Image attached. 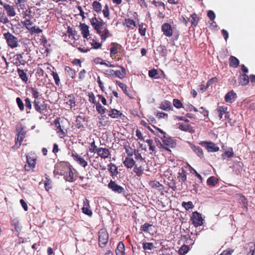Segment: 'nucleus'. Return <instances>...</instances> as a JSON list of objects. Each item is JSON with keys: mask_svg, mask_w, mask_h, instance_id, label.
Segmentation results:
<instances>
[{"mask_svg": "<svg viewBox=\"0 0 255 255\" xmlns=\"http://www.w3.org/2000/svg\"><path fill=\"white\" fill-rule=\"evenodd\" d=\"M26 159L27 165H25V170L26 171H29L30 169L34 168L36 160L35 156L32 154H28L26 156Z\"/></svg>", "mask_w": 255, "mask_h": 255, "instance_id": "5", "label": "nucleus"}, {"mask_svg": "<svg viewBox=\"0 0 255 255\" xmlns=\"http://www.w3.org/2000/svg\"><path fill=\"white\" fill-rule=\"evenodd\" d=\"M11 225L14 228V231L18 236L22 229V226L18 218H15L11 220Z\"/></svg>", "mask_w": 255, "mask_h": 255, "instance_id": "8", "label": "nucleus"}, {"mask_svg": "<svg viewBox=\"0 0 255 255\" xmlns=\"http://www.w3.org/2000/svg\"><path fill=\"white\" fill-rule=\"evenodd\" d=\"M189 247L187 245H183L179 250V253L180 255H185L189 251Z\"/></svg>", "mask_w": 255, "mask_h": 255, "instance_id": "46", "label": "nucleus"}, {"mask_svg": "<svg viewBox=\"0 0 255 255\" xmlns=\"http://www.w3.org/2000/svg\"><path fill=\"white\" fill-rule=\"evenodd\" d=\"M25 105L26 108H28L29 110H30L31 109L32 105L31 104V102L28 98L25 99Z\"/></svg>", "mask_w": 255, "mask_h": 255, "instance_id": "64", "label": "nucleus"}, {"mask_svg": "<svg viewBox=\"0 0 255 255\" xmlns=\"http://www.w3.org/2000/svg\"><path fill=\"white\" fill-rule=\"evenodd\" d=\"M2 6L6 10V13L8 16L13 17L16 15L13 6L6 3H4Z\"/></svg>", "mask_w": 255, "mask_h": 255, "instance_id": "13", "label": "nucleus"}, {"mask_svg": "<svg viewBox=\"0 0 255 255\" xmlns=\"http://www.w3.org/2000/svg\"><path fill=\"white\" fill-rule=\"evenodd\" d=\"M227 110V108L225 106L219 107L217 109V112L218 113V116L220 119H222L223 118V116L224 115V113Z\"/></svg>", "mask_w": 255, "mask_h": 255, "instance_id": "38", "label": "nucleus"}, {"mask_svg": "<svg viewBox=\"0 0 255 255\" xmlns=\"http://www.w3.org/2000/svg\"><path fill=\"white\" fill-rule=\"evenodd\" d=\"M156 52L161 56L165 57L167 55V50L165 46L160 45L157 47Z\"/></svg>", "mask_w": 255, "mask_h": 255, "instance_id": "23", "label": "nucleus"}, {"mask_svg": "<svg viewBox=\"0 0 255 255\" xmlns=\"http://www.w3.org/2000/svg\"><path fill=\"white\" fill-rule=\"evenodd\" d=\"M96 110L97 112L101 115L104 114L106 112V109L104 108L101 104L99 102L96 103Z\"/></svg>", "mask_w": 255, "mask_h": 255, "instance_id": "47", "label": "nucleus"}, {"mask_svg": "<svg viewBox=\"0 0 255 255\" xmlns=\"http://www.w3.org/2000/svg\"><path fill=\"white\" fill-rule=\"evenodd\" d=\"M23 24L27 29H30L29 26L32 24V22L29 19H26L23 22Z\"/></svg>", "mask_w": 255, "mask_h": 255, "instance_id": "61", "label": "nucleus"}, {"mask_svg": "<svg viewBox=\"0 0 255 255\" xmlns=\"http://www.w3.org/2000/svg\"><path fill=\"white\" fill-rule=\"evenodd\" d=\"M239 60L236 57L231 56L230 57V66L234 68H237L239 65Z\"/></svg>", "mask_w": 255, "mask_h": 255, "instance_id": "28", "label": "nucleus"}, {"mask_svg": "<svg viewBox=\"0 0 255 255\" xmlns=\"http://www.w3.org/2000/svg\"><path fill=\"white\" fill-rule=\"evenodd\" d=\"M178 179L179 181H185L186 179V172L184 169H182L181 172H179Z\"/></svg>", "mask_w": 255, "mask_h": 255, "instance_id": "37", "label": "nucleus"}, {"mask_svg": "<svg viewBox=\"0 0 255 255\" xmlns=\"http://www.w3.org/2000/svg\"><path fill=\"white\" fill-rule=\"evenodd\" d=\"M91 45L95 49H98L100 48L101 46V44L99 42H98L96 40H94V39H92Z\"/></svg>", "mask_w": 255, "mask_h": 255, "instance_id": "60", "label": "nucleus"}, {"mask_svg": "<svg viewBox=\"0 0 255 255\" xmlns=\"http://www.w3.org/2000/svg\"><path fill=\"white\" fill-rule=\"evenodd\" d=\"M191 149L196 153V154L200 158L203 157V152L202 148L199 146H195V145L189 143Z\"/></svg>", "mask_w": 255, "mask_h": 255, "instance_id": "18", "label": "nucleus"}, {"mask_svg": "<svg viewBox=\"0 0 255 255\" xmlns=\"http://www.w3.org/2000/svg\"><path fill=\"white\" fill-rule=\"evenodd\" d=\"M65 179L69 182H72L74 180V174L70 168H67V174L65 176Z\"/></svg>", "mask_w": 255, "mask_h": 255, "instance_id": "33", "label": "nucleus"}, {"mask_svg": "<svg viewBox=\"0 0 255 255\" xmlns=\"http://www.w3.org/2000/svg\"><path fill=\"white\" fill-rule=\"evenodd\" d=\"M17 73H18L19 77L22 80V81L26 83L28 81V78L27 76V74L23 70L18 68L17 69Z\"/></svg>", "mask_w": 255, "mask_h": 255, "instance_id": "32", "label": "nucleus"}, {"mask_svg": "<svg viewBox=\"0 0 255 255\" xmlns=\"http://www.w3.org/2000/svg\"><path fill=\"white\" fill-rule=\"evenodd\" d=\"M117 255H125V246L122 242H120L116 250Z\"/></svg>", "mask_w": 255, "mask_h": 255, "instance_id": "22", "label": "nucleus"}, {"mask_svg": "<svg viewBox=\"0 0 255 255\" xmlns=\"http://www.w3.org/2000/svg\"><path fill=\"white\" fill-rule=\"evenodd\" d=\"M143 170L144 169L141 166L138 167L137 165H135L134 166L133 171L137 176H140L142 174Z\"/></svg>", "mask_w": 255, "mask_h": 255, "instance_id": "39", "label": "nucleus"}, {"mask_svg": "<svg viewBox=\"0 0 255 255\" xmlns=\"http://www.w3.org/2000/svg\"><path fill=\"white\" fill-rule=\"evenodd\" d=\"M100 34L101 35V39L103 41H105L108 37L111 36V34H110L109 30L105 27L102 30V33Z\"/></svg>", "mask_w": 255, "mask_h": 255, "instance_id": "29", "label": "nucleus"}, {"mask_svg": "<svg viewBox=\"0 0 255 255\" xmlns=\"http://www.w3.org/2000/svg\"><path fill=\"white\" fill-rule=\"evenodd\" d=\"M33 105L35 110L40 114H42L43 111L46 109V105H40V102L37 100L34 101Z\"/></svg>", "mask_w": 255, "mask_h": 255, "instance_id": "15", "label": "nucleus"}, {"mask_svg": "<svg viewBox=\"0 0 255 255\" xmlns=\"http://www.w3.org/2000/svg\"><path fill=\"white\" fill-rule=\"evenodd\" d=\"M90 22L91 25L96 30L97 33L101 34L104 27V22L102 20H98L96 17L91 18Z\"/></svg>", "mask_w": 255, "mask_h": 255, "instance_id": "3", "label": "nucleus"}, {"mask_svg": "<svg viewBox=\"0 0 255 255\" xmlns=\"http://www.w3.org/2000/svg\"><path fill=\"white\" fill-rule=\"evenodd\" d=\"M98 155L102 158H107L110 155V152L108 148L100 147L97 151Z\"/></svg>", "mask_w": 255, "mask_h": 255, "instance_id": "12", "label": "nucleus"}, {"mask_svg": "<svg viewBox=\"0 0 255 255\" xmlns=\"http://www.w3.org/2000/svg\"><path fill=\"white\" fill-rule=\"evenodd\" d=\"M65 71L69 76L72 78H74L75 76V71L72 69L70 67L66 66L65 68Z\"/></svg>", "mask_w": 255, "mask_h": 255, "instance_id": "40", "label": "nucleus"}, {"mask_svg": "<svg viewBox=\"0 0 255 255\" xmlns=\"http://www.w3.org/2000/svg\"><path fill=\"white\" fill-rule=\"evenodd\" d=\"M123 24L131 29H133L136 26L134 21L130 18H126Z\"/></svg>", "mask_w": 255, "mask_h": 255, "instance_id": "21", "label": "nucleus"}, {"mask_svg": "<svg viewBox=\"0 0 255 255\" xmlns=\"http://www.w3.org/2000/svg\"><path fill=\"white\" fill-rule=\"evenodd\" d=\"M52 181L50 179L48 178L47 177H46V181L44 183L45 188L46 191H48L52 188L51 186Z\"/></svg>", "mask_w": 255, "mask_h": 255, "instance_id": "44", "label": "nucleus"}, {"mask_svg": "<svg viewBox=\"0 0 255 255\" xmlns=\"http://www.w3.org/2000/svg\"><path fill=\"white\" fill-rule=\"evenodd\" d=\"M182 206L186 210H189V209H192L194 207L193 203L191 201L187 202H183L182 203Z\"/></svg>", "mask_w": 255, "mask_h": 255, "instance_id": "43", "label": "nucleus"}, {"mask_svg": "<svg viewBox=\"0 0 255 255\" xmlns=\"http://www.w3.org/2000/svg\"><path fill=\"white\" fill-rule=\"evenodd\" d=\"M16 103L20 111H22L24 110V104L21 99L19 97H17L16 99Z\"/></svg>", "mask_w": 255, "mask_h": 255, "instance_id": "53", "label": "nucleus"}, {"mask_svg": "<svg viewBox=\"0 0 255 255\" xmlns=\"http://www.w3.org/2000/svg\"><path fill=\"white\" fill-rule=\"evenodd\" d=\"M163 145V148L165 150L170 151L169 148H173L176 146L175 140L169 136H166L164 139L162 140Z\"/></svg>", "mask_w": 255, "mask_h": 255, "instance_id": "6", "label": "nucleus"}, {"mask_svg": "<svg viewBox=\"0 0 255 255\" xmlns=\"http://www.w3.org/2000/svg\"><path fill=\"white\" fill-rule=\"evenodd\" d=\"M124 165L128 168H131L135 166V161L133 158L127 157L124 161Z\"/></svg>", "mask_w": 255, "mask_h": 255, "instance_id": "17", "label": "nucleus"}, {"mask_svg": "<svg viewBox=\"0 0 255 255\" xmlns=\"http://www.w3.org/2000/svg\"><path fill=\"white\" fill-rule=\"evenodd\" d=\"M93 8L97 13H99L102 11V4L97 1H94L92 3Z\"/></svg>", "mask_w": 255, "mask_h": 255, "instance_id": "30", "label": "nucleus"}, {"mask_svg": "<svg viewBox=\"0 0 255 255\" xmlns=\"http://www.w3.org/2000/svg\"><path fill=\"white\" fill-rule=\"evenodd\" d=\"M191 221L195 227H198L203 224V219L201 214L197 212H194L191 217Z\"/></svg>", "mask_w": 255, "mask_h": 255, "instance_id": "4", "label": "nucleus"}, {"mask_svg": "<svg viewBox=\"0 0 255 255\" xmlns=\"http://www.w3.org/2000/svg\"><path fill=\"white\" fill-rule=\"evenodd\" d=\"M108 187L114 192L117 193H122L125 192L124 188L117 184L116 182L111 180L108 184Z\"/></svg>", "mask_w": 255, "mask_h": 255, "instance_id": "7", "label": "nucleus"}, {"mask_svg": "<svg viewBox=\"0 0 255 255\" xmlns=\"http://www.w3.org/2000/svg\"><path fill=\"white\" fill-rule=\"evenodd\" d=\"M108 166L112 176H116L118 174L117 167L115 164L111 163L108 165Z\"/></svg>", "mask_w": 255, "mask_h": 255, "instance_id": "34", "label": "nucleus"}, {"mask_svg": "<svg viewBox=\"0 0 255 255\" xmlns=\"http://www.w3.org/2000/svg\"><path fill=\"white\" fill-rule=\"evenodd\" d=\"M152 227V225L146 223L141 226L140 230L144 232L150 233Z\"/></svg>", "mask_w": 255, "mask_h": 255, "instance_id": "36", "label": "nucleus"}, {"mask_svg": "<svg viewBox=\"0 0 255 255\" xmlns=\"http://www.w3.org/2000/svg\"><path fill=\"white\" fill-rule=\"evenodd\" d=\"M234 155V152L233 151L232 148H230L229 150L224 152L222 154V156L224 159L225 157H227L228 158L232 157Z\"/></svg>", "mask_w": 255, "mask_h": 255, "instance_id": "42", "label": "nucleus"}, {"mask_svg": "<svg viewBox=\"0 0 255 255\" xmlns=\"http://www.w3.org/2000/svg\"><path fill=\"white\" fill-rule=\"evenodd\" d=\"M191 126L188 125L179 124V128L183 131H189Z\"/></svg>", "mask_w": 255, "mask_h": 255, "instance_id": "55", "label": "nucleus"}, {"mask_svg": "<svg viewBox=\"0 0 255 255\" xmlns=\"http://www.w3.org/2000/svg\"><path fill=\"white\" fill-rule=\"evenodd\" d=\"M203 144L206 145V148L209 152H216L219 150V147L212 142H204Z\"/></svg>", "mask_w": 255, "mask_h": 255, "instance_id": "16", "label": "nucleus"}, {"mask_svg": "<svg viewBox=\"0 0 255 255\" xmlns=\"http://www.w3.org/2000/svg\"><path fill=\"white\" fill-rule=\"evenodd\" d=\"M237 98V94L232 90L229 92L225 96V100L227 103H232Z\"/></svg>", "mask_w": 255, "mask_h": 255, "instance_id": "11", "label": "nucleus"}, {"mask_svg": "<svg viewBox=\"0 0 255 255\" xmlns=\"http://www.w3.org/2000/svg\"><path fill=\"white\" fill-rule=\"evenodd\" d=\"M30 30L32 32H34L36 33H40L42 32V30L40 29L37 26H33L30 28Z\"/></svg>", "mask_w": 255, "mask_h": 255, "instance_id": "63", "label": "nucleus"}, {"mask_svg": "<svg viewBox=\"0 0 255 255\" xmlns=\"http://www.w3.org/2000/svg\"><path fill=\"white\" fill-rule=\"evenodd\" d=\"M82 212L85 214L89 216H91L92 215V212L91 210L89 209V207H83Z\"/></svg>", "mask_w": 255, "mask_h": 255, "instance_id": "59", "label": "nucleus"}, {"mask_svg": "<svg viewBox=\"0 0 255 255\" xmlns=\"http://www.w3.org/2000/svg\"><path fill=\"white\" fill-rule=\"evenodd\" d=\"M109 239V235L107 231L102 229L99 232V244L103 248L107 244Z\"/></svg>", "mask_w": 255, "mask_h": 255, "instance_id": "2", "label": "nucleus"}, {"mask_svg": "<svg viewBox=\"0 0 255 255\" xmlns=\"http://www.w3.org/2000/svg\"><path fill=\"white\" fill-rule=\"evenodd\" d=\"M117 84L123 90V91L126 94H127V95H128V90H127L128 87L127 86V85L126 84H125L120 81H117Z\"/></svg>", "mask_w": 255, "mask_h": 255, "instance_id": "48", "label": "nucleus"}, {"mask_svg": "<svg viewBox=\"0 0 255 255\" xmlns=\"http://www.w3.org/2000/svg\"><path fill=\"white\" fill-rule=\"evenodd\" d=\"M173 104L177 109L181 108L182 104L180 100L175 99L173 100Z\"/></svg>", "mask_w": 255, "mask_h": 255, "instance_id": "58", "label": "nucleus"}, {"mask_svg": "<svg viewBox=\"0 0 255 255\" xmlns=\"http://www.w3.org/2000/svg\"><path fill=\"white\" fill-rule=\"evenodd\" d=\"M98 147L95 145V141H93L91 143V147L89 148V151L91 153L97 152L98 149Z\"/></svg>", "mask_w": 255, "mask_h": 255, "instance_id": "54", "label": "nucleus"}, {"mask_svg": "<svg viewBox=\"0 0 255 255\" xmlns=\"http://www.w3.org/2000/svg\"><path fill=\"white\" fill-rule=\"evenodd\" d=\"M249 82V77L246 74H243L240 77V83L242 85H246Z\"/></svg>", "mask_w": 255, "mask_h": 255, "instance_id": "35", "label": "nucleus"}, {"mask_svg": "<svg viewBox=\"0 0 255 255\" xmlns=\"http://www.w3.org/2000/svg\"><path fill=\"white\" fill-rule=\"evenodd\" d=\"M30 90L31 94L32 95V97L34 99H37L39 97L40 94H39V92H38L37 90L35 88L31 87L30 89Z\"/></svg>", "mask_w": 255, "mask_h": 255, "instance_id": "45", "label": "nucleus"}, {"mask_svg": "<svg viewBox=\"0 0 255 255\" xmlns=\"http://www.w3.org/2000/svg\"><path fill=\"white\" fill-rule=\"evenodd\" d=\"M247 249H249V252L247 255H254L255 253V244L250 242L247 245Z\"/></svg>", "mask_w": 255, "mask_h": 255, "instance_id": "31", "label": "nucleus"}, {"mask_svg": "<svg viewBox=\"0 0 255 255\" xmlns=\"http://www.w3.org/2000/svg\"><path fill=\"white\" fill-rule=\"evenodd\" d=\"M158 72L155 69H152L149 71L148 75L150 77L153 78L157 75Z\"/></svg>", "mask_w": 255, "mask_h": 255, "instance_id": "62", "label": "nucleus"}, {"mask_svg": "<svg viewBox=\"0 0 255 255\" xmlns=\"http://www.w3.org/2000/svg\"><path fill=\"white\" fill-rule=\"evenodd\" d=\"M121 70L114 71V70H110L109 71V72L111 74H112L113 72H114L115 77L119 78L120 79H123L126 75V70L123 67H121Z\"/></svg>", "mask_w": 255, "mask_h": 255, "instance_id": "14", "label": "nucleus"}, {"mask_svg": "<svg viewBox=\"0 0 255 255\" xmlns=\"http://www.w3.org/2000/svg\"><path fill=\"white\" fill-rule=\"evenodd\" d=\"M148 129L153 132L155 135L158 136L162 140L166 136L165 133L161 129L158 128H155V130H153L149 127H148Z\"/></svg>", "mask_w": 255, "mask_h": 255, "instance_id": "19", "label": "nucleus"}, {"mask_svg": "<svg viewBox=\"0 0 255 255\" xmlns=\"http://www.w3.org/2000/svg\"><path fill=\"white\" fill-rule=\"evenodd\" d=\"M17 130L18 131V134L16 138V142L19 141V143H20L25 137L26 132L23 130L22 128H20V130H19V129L17 128Z\"/></svg>", "mask_w": 255, "mask_h": 255, "instance_id": "24", "label": "nucleus"}, {"mask_svg": "<svg viewBox=\"0 0 255 255\" xmlns=\"http://www.w3.org/2000/svg\"><path fill=\"white\" fill-rule=\"evenodd\" d=\"M9 22L8 19L5 16L3 12H0V22L4 24L7 23Z\"/></svg>", "mask_w": 255, "mask_h": 255, "instance_id": "50", "label": "nucleus"}, {"mask_svg": "<svg viewBox=\"0 0 255 255\" xmlns=\"http://www.w3.org/2000/svg\"><path fill=\"white\" fill-rule=\"evenodd\" d=\"M122 114L117 110L112 109L109 111V116L112 118H118L122 116Z\"/></svg>", "mask_w": 255, "mask_h": 255, "instance_id": "26", "label": "nucleus"}, {"mask_svg": "<svg viewBox=\"0 0 255 255\" xmlns=\"http://www.w3.org/2000/svg\"><path fill=\"white\" fill-rule=\"evenodd\" d=\"M218 81V79L216 77H214L210 79L207 83V85L205 88V90H206L208 87L212 84L214 83H216Z\"/></svg>", "mask_w": 255, "mask_h": 255, "instance_id": "57", "label": "nucleus"}, {"mask_svg": "<svg viewBox=\"0 0 255 255\" xmlns=\"http://www.w3.org/2000/svg\"><path fill=\"white\" fill-rule=\"evenodd\" d=\"M143 249L145 251V255H147V253H149L147 251H151L155 247L152 243H142Z\"/></svg>", "mask_w": 255, "mask_h": 255, "instance_id": "25", "label": "nucleus"}, {"mask_svg": "<svg viewBox=\"0 0 255 255\" xmlns=\"http://www.w3.org/2000/svg\"><path fill=\"white\" fill-rule=\"evenodd\" d=\"M192 25L196 26L198 22L199 18L197 15L194 13L191 15Z\"/></svg>", "mask_w": 255, "mask_h": 255, "instance_id": "52", "label": "nucleus"}, {"mask_svg": "<svg viewBox=\"0 0 255 255\" xmlns=\"http://www.w3.org/2000/svg\"><path fill=\"white\" fill-rule=\"evenodd\" d=\"M218 180L214 176L210 177L207 180V184L210 186H214L217 183Z\"/></svg>", "mask_w": 255, "mask_h": 255, "instance_id": "41", "label": "nucleus"}, {"mask_svg": "<svg viewBox=\"0 0 255 255\" xmlns=\"http://www.w3.org/2000/svg\"><path fill=\"white\" fill-rule=\"evenodd\" d=\"M159 108L160 109L165 111H169L172 108V106L170 102L164 101L161 103Z\"/></svg>", "mask_w": 255, "mask_h": 255, "instance_id": "27", "label": "nucleus"}, {"mask_svg": "<svg viewBox=\"0 0 255 255\" xmlns=\"http://www.w3.org/2000/svg\"><path fill=\"white\" fill-rule=\"evenodd\" d=\"M81 33L84 38H87L89 35V27L85 23H81Z\"/></svg>", "mask_w": 255, "mask_h": 255, "instance_id": "20", "label": "nucleus"}, {"mask_svg": "<svg viewBox=\"0 0 255 255\" xmlns=\"http://www.w3.org/2000/svg\"><path fill=\"white\" fill-rule=\"evenodd\" d=\"M133 154L135 156V158L137 160H140L141 161H145L144 158H142L141 154L138 152V150H134Z\"/></svg>", "mask_w": 255, "mask_h": 255, "instance_id": "56", "label": "nucleus"}, {"mask_svg": "<svg viewBox=\"0 0 255 255\" xmlns=\"http://www.w3.org/2000/svg\"><path fill=\"white\" fill-rule=\"evenodd\" d=\"M161 31L163 34L167 37H171L173 35V29L171 25L168 23H164L161 26Z\"/></svg>", "mask_w": 255, "mask_h": 255, "instance_id": "9", "label": "nucleus"}, {"mask_svg": "<svg viewBox=\"0 0 255 255\" xmlns=\"http://www.w3.org/2000/svg\"><path fill=\"white\" fill-rule=\"evenodd\" d=\"M102 12H103V14L105 17L107 18L108 19L110 18V17H109L110 10H109V6L107 4H106L105 5V6H104V9L102 10Z\"/></svg>", "mask_w": 255, "mask_h": 255, "instance_id": "49", "label": "nucleus"}, {"mask_svg": "<svg viewBox=\"0 0 255 255\" xmlns=\"http://www.w3.org/2000/svg\"><path fill=\"white\" fill-rule=\"evenodd\" d=\"M3 35L9 46L12 48H15L17 46L18 41L16 37L9 32L5 33Z\"/></svg>", "mask_w": 255, "mask_h": 255, "instance_id": "1", "label": "nucleus"}, {"mask_svg": "<svg viewBox=\"0 0 255 255\" xmlns=\"http://www.w3.org/2000/svg\"><path fill=\"white\" fill-rule=\"evenodd\" d=\"M52 76L53 77V79H54V80L55 81V84L57 86H59V84H60V78L59 77V76H58L57 73L55 72H54V71H52Z\"/></svg>", "mask_w": 255, "mask_h": 255, "instance_id": "51", "label": "nucleus"}, {"mask_svg": "<svg viewBox=\"0 0 255 255\" xmlns=\"http://www.w3.org/2000/svg\"><path fill=\"white\" fill-rule=\"evenodd\" d=\"M71 156L73 159L77 162L82 167H85L87 166V162L83 158L78 154L76 152H72L71 153Z\"/></svg>", "mask_w": 255, "mask_h": 255, "instance_id": "10", "label": "nucleus"}]
</instances>
